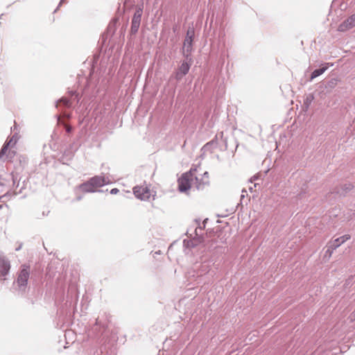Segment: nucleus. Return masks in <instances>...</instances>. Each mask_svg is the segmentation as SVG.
Listing matches in <instances>:
<instances>
[{"label": "nucleus", "instance_id": "412c9836", "mask_svg": "<svg viewBox=\"0 0 355 355\" xmlns=\"http://www.w3.org/2000/svg\"><path fill=\"white\" fill-rule=\"evenodd\" d=\"M1 207H2V205H0V208H1Z\"/></svg>", "mask_w": 355, "mask_h": 355}, {"label": "nucleus", "instance_id": "7ed1b4c3", "mask_svg": "<svg viewBox=\"0 0 355 355\" xmlns=\"http://www.w3.org/2000/svg\"><path fill=\"white\" fill-rule=\"evenodd\" d=\"M355 27V14L348 17L338 26V31L346 32Z\"/></svg>", "mask_w": 355, "mask_h": 355}, {"label": "nucleus", "instance_id": "aec40b11", "mask_svg": "<svg viewBox=\"0 0 355 355\" xmlns=\"http://www.w3.org/2000/svg\"><path fill=\"white\" fill-rule=\"evenodd\" d=\"M352 188V186L350 184L349 189H351Z\"/></svg>", "mask_w": 355, "mask_h": 355}, {"label": "nucleus", "instance_id": "f8f14e48", "mask_svg": "<svg viewBox=\"0 0 355 355\" xmlns=\"http://www.w3.org/2000/svg\"><path fill=\"white\" fill-rule=\"evenodd\" d=\"M15 143L16 141H14L12 138L7 141L0 151V156L6 154L8 148L13 147L15 145Z\"/></svg>", "mask_w": 355, "mask_h": 355}, {"label": "nucleus", "instance_id": "9d476101", "mask_svg": "<svg viewBox=\"0 0 355 355\" xmlns=\"http://www.w3.org/2000/svg\"><path fill=\"white\" fill-rule=\"evenodd\" d=\"M350 239V236L349 234H345L344 236H342L336 239H335L333 241L332 243V248L336 249L338 248L341 244L344 243L347 241H348Z\"/></svg>", "mask_w": 355, "mask_h": 355}, {"label": "nucleus", "instance_id": "9b49d317", "mask_svg": "<svg viewBox=\"0 0 355 355\" xmlns=\"http://www.w3.org/2000/svg\"><path fill=\"white\" fill-rule=\"evenodd\" d=\"M193 39L185 38L183 44V53H187L186 56H188L192 50Z\"/></svg>", "mask_w": 355, "mask_h": 355}, {"label": "nucleus", "instance_id": "a211bd4d", "mask_svg": "<svg viewBox=\"0 0 355 355\" xmlns=\"http://www.w3.org/2000/svg\"><path fill=\"white\" fill-rule=\"evenodd\" d=\"M332 253L333 250L328 249L325 252V256H327L328 258H330L331 257Z\"/></svg>", "mask_w": 355, "mask_h": 355}, {"label": "nucleus", "instance_id": "423d86ee", "mask_svg": "<svg viewBox=\"0 0 355 355\" xmlns=\"http://www.w3.org/2000/svg\"><path fill=\"white\" fill-rule=\"evenodd\" d=\"M92 184L97 190L99 187H103L105 184L111 183V180L109 178L102 175H96L89 180Z\"/></svg>", "mask_w": 355, "mask_h": 355}, {"label": "nucleus", "instance_id": "ddd939ff", "mask_svg": "<svg viewBox=\"0 0 355 355\" xmlns=\"http://www.w3.org/2000/svg\"><path fill=\"white\" fill-rule=\"evenodd\" d=\"M327 69V67H323L320 69L314 70L311 76V80H313L316 77L319 76L320 75L322 74Z\"/></svg>", "mask_w": 355, "mask_h": 355}, {"label": "nucleus", "instance_id": "f257e3e1", "mask_svg": "<svg viewBox=\"0 0 355 355\" xmlns=\"http://www.w3.org/2000/svg\"><path fill=\"white\" fill-rule=\"evenodd\" d=\"M178 183L180 192L188 193L193 187L199 189L201 186L208 184L209 173L203 172L199 166L192 167L189 171L181 175Z\"/></svg>", "mask_w": 355, "mask_h": 355}, {"label": "nucleus", "instance_id": "6ab92c4d", "mask_svg": "<svg viewBox=\"0 0 355 355\" xmlns=\"http://www.w3.org/2000/svg\"><path fill=\"white\" fill-rule=\"evenodd\" d=\"M119 192V190L118 189H116V188H114V189H112L110 191V193H111V194H113V195H114V194H116V193H118Z\"/></svg>", "mask_w": 355, "mask_h": 355}, {"label": "nucleus", "instance_id": "4468645a", "mask_svg": "<svg viewBox=\"0 0 355 355\" xmlns=\"http://www.w3.org/2000/svg\"><path fill=\"white\" fill-rule=\"evenodd\" d=\"M60 103H63L67 107H69L71 105V103H70L69 100L67 99V98H62L60 100Z\"/></svg>", "mask_w": 355, "mask_h": 355}, {"label": "nucleus", "instance_id": "20e7f679", "mask_svg": "<svg viewBox=\"0 0 355 355\" xmlns=\"http://www.w3.org/2000/svg\"><path fill=\"white\" fill-rule=\"evenodd\" d=\"M143 13L142 8H137L133 15L131 25V32L135 33L138 31L140 26L141 19Z\"/></svg>", "mask_w": 355, "mask_h": 355}, {"label": "nucleus", "instance_id": "f3484780", "mask_svg": "<svg viewBox=\"0 0 355 355\" xmlns=\"http://www.w3.org/2000/svg\"><path fill=\"white\" fill-rule=\"evenodd\" d=\"M332 253L333 250L328 249L325 252V256H327L328 258H330L331 257Z\"/></svg>", "mask_w": 355, "mask_h": 355}, {"label": "nucleus", "instance_id": "2eb2a0df", "mask_svg": "<svg viewBox=\"0 0 355 355\" xmlns=\"http://www.w3.org/2000/svg\"><path fill=\"white\" fill-rule=\"evenodd\" d=\"M194 37V31L193 29H189L187 33L186 38L193 39Z\"/></svg>", "mask_w": 355, "mask_h": 355}, {"label": "nucleus", "instance_id": "dca6fc26", "mask_svg": "<svg viewBox=\"0 0 355 355\" xmlns=\"http://www.w3.org/2000/svg\"><path fill=\"white\" fill-rule=\"evenodd\" d=\"M64 128H65L67 132H68V133H69L72 131V127L70 125L65 123Z\"/></svg>", "mask_w": 355, "mask_h": 355}, {"label": "nucleus", "instance_id": "1a4fd4ad", "mask_svg": "<svg viewBox=\"0 0 355 355\" xmlns=\"http://www.w3.org/2000/svg\"><path fill=\"white\" fill-rule=\"evenodd\" d=\"M79 189L82 192L84 193H93L97 191L93 184H92L89 180L81 184L79 186Z\"/></svg>", "mask_w": 355, "mask_h": 355}, {"label": "nucleus", "instance_id": "39448f33", "mask_svg": "<svg viewBox=\"0 0 355 355\" xmlns=\"http://www.w3.org/2000/svg\"><path fill=\"white\" fill-rule=\"evenodd\" d=\"M30 275V268L26 266H23L21 269L17 282L19 286H26Z\"/></svg>", "mask_w": 355, "mask_h": 355}, {"label": "nucleus", "instance_id": "0eeeda50", "mask_svg": "<svg viewBox=\"0 0 355 355\" xmlns=\"http://www.w3.org/2000/svg\"><path fill=\"white\" fill-rule=\"evenodd\" d=\"M10 268V264L9 261L3 257H0V275L6 276Z\"/></svg>", "mask_w": 355, "mask_h": 355}, {"label": "nucleus", "instance_id": "f03ea898", "mask_svg": "<svg viewBox=\"0 0 355 355\" xmlns=\"http://www.w3.org/2000/svg\"><path fill=\"white\" fill-rule=\"evenodd\" d=\"M133 192L135 197L141 200H148L154 197L153 191L146 185L135 187Z\"/></svg>", "mask_w": 355, "mask_h": 355}, {"label": "nucleus", "instance_id": "6e6552de", "mask_svg": "<svg viewBox=\"0 0 355 355\" xmlns=\"http://www.w3.org/2000/svg\"><path fill=\"white\" fill-rule=\"evenodd\" d=\"M189 69L190 64L187 62L183 61L178 69V71L176 73V78L181 79L189 72Z\"/></svg>", "mask_w": 355, "mask_h": 355}]
</instances>
